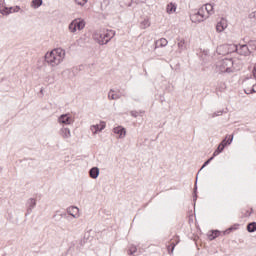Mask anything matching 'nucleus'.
<instances>
[{
    "mask_svg": "<svg viewBox=\"0 0 256 256\" xmlns=\"http://www.w3.org/2000/svg\"><path fill=\"white\" fill-rule=\"evenodd\" d=\"M64 59H65V50L62 48H56L51 52H48L45 54V61L51 67H57V65H61Z\"/></svg>",
    "mask_w": 256,
    "mask_h": 256,
    "instance_id": "1",
    "label": "nucleus"
},
{
    "mask_svg": "<svg viewBox=\"0 0 256 256\" xmlns=\"http://www.w3.org/2000/svg\"><path fill=\"white\" fill-rule=\"evenodd\" d=\"M216 71L218 73H233V59L224 58L219 60L216 64Z\"/></svg>",
    "mask_w": 256,
    "mask_h": 256,
    "instance_id": "2",
    "label": "nucleus"
},
{
    "mask_svg": "<svg viewBox=\"0 0 256 256\" xmlns=\"http://www.w3.org/2000/svg\"><path fill=\"white\" fill-rule=\"evenodd\" d=\"M224 49H230V51L237 52L239 55H244V57H249L251 55V50L249 49V46L247 44H243L240 46H237L235 44L232 45H226L224 46Z\"/></svg>",
    "mask_w": 256,
    "mask_h": 256,
    "instance_id": "3",
    "label": "nucleus"
},
{
    "mask_svg": "<svg viewBox=\"0 0 256 256\" xmlns=\"http://www.w3.org/2000/svg\"><path fill=\"white\" fill-rule=\"evenodd\" d=\"M70 33H76L78 31H82L85 29V20L81 18L74 19L68 26Z\"/></svg>",
    "mask_w": 256,
    "mask_h": 256,
    "instance_id": "4",
    "label": "nucleus"
},
{
    "mask_svg": "<svg viewBox=\"0 0 256 256\" xmlns=\"http://www.w3.org/2000/svg\"><path fill=\"white\" fill-rule=\"evenodd\" d=\"M205 8H200L196 13L190 15L192 23H201L205 21Z\"/></svg>",
    "mask_w": 256,
    "mask_h": 256,
    "instance_id": "5",
    "label": "nucleus"
},
{
    "mask_svg": "<svg viewBox=\"0 0 256 256\" xmlns=\"http://www.w3.org/2000/svg\"><path fill=\"white\" fill-rule=\"evenodd\" d=\"M37 207V200L35 198H30L26 202V216L33 213V208Z\"/></svg>",
    "mask_w": 256,
    "mask_h": 256,
    "instance_id": "6",
    "label": "nucleus"
},
{
    "mask_svg": "<svg viewBox=\"0 0 256 256\" xmlns=\"http://www.w3.org/2000/svg\"><path fill=\"white\" fill-rule=\"evenodd\" d=\"M121 97H123V95L119 90L110 89L108 92V99L110 101H117L118 99H121Z\"/></svg>",
    "mask_w": 256,
    "mask_h": 256,
    "instance_id": "7",
    "label": "nucleus"
},
{
    "mask_svg": "<svg viewBox=\"0 0 256 256\" xmlns=\"http://www.w3.org/2000/svg\"><path fill=\"white\" fill-rule=\"evenodd\" d=\"M58 123H62L63 125H73V118L69 114H62L58 118Z\"/></svg>",
    "mask_w": 256,
    "mask_h": 256,
    "instance_id": "8",
    "label": "nucleus"
},
{
    "mask_svg": "<svg viewBox=\"0 0 256 256\" xmlns=\"http://www.w3.org/2000/svg\"><path fill=\"white\" fill-rule=\"evenodd\" d=\"M59 135H60V137H62V139H71V129H69L68 127L63 126L59 130Z\"/></svg>",
    "mask_w": 256,
    "mask_h": 256,
    "instance_id": "9",
    "label": "nucleus"
},
{
    "mask_svg": "<svg viewBox=\"0 0 256 256\" xmlns=\"http://www.w3.org/2000/svg\"><path fill=\"white\" fill-rule=\"evenodd\" d=\"M21 10V7L19 6H15L13 7H4V9L1 10L2 15H9L11 13H19V11Z\"/></svg>",
    "mask_w": 256,
    "mask_h": 256,
    "instance_id": "10",
    "label": "nucleus"
},
{
    "mask_svg": "<svg viewBox=\"0 0 256 256\" xmlns=\"http://www.w3.org/2000/svg\"><path fill=\"white\" fill-rule=\"evenodd\" d=\"M103 37H104L105 45H107V43H109V41H111L112 38L115 37V30L103 31Z\"/></svg>",
    "mask_w": 256,
    "mask_h": 256,
    "instance_id": "11",
    "label": "nucleus"
},
{
    "mask_svg": "<svg viewBox=\"0 0 256 256\" xmlns=\"http://www.w3.org/2000/svg\"><path fill=\"white\" fill-rule=\"evenodd\" d=\"M227 29V20L222 18L216 25V31L218 33H223Z\"/></svg>",
    "mask_w": 256,
    "mask_h": 256,
    "instance_id": "12",
    "label": "nucleus"
},
{
    "mask_svg": "<svg viewBox=\"0 0 256 256\" xmlns=\"http://www.w3.org/2000/svg\"><path fill=\"white\" fill-rule=\"evenodd\" d=\"M68 215H71L74 219H77L79 217V208L77 206H70L67 208Z\"/></svg>",
    "mask_w": 256,
    "mask_h": 256,
    "instance_id": "13",
    "label": "nucleus"
},
{
    "mask_svg": "<svg viewBox=\"0 0 256 256\" xmlns=\"http://www.w3.org/2000/svg\"><path fill=\"white\" fill-rule=\"evenodd\" d=\"M94 39L99 45H105V38L103 36V32H96L94 34Z\"/></svg>",
    "mask_w": 256,
    "mask_h": 256,
    "instance_id": "14",
    "label": "nucleus"
},
{
    "mask_svg": "<svg viewBox=\"0 0 256 256\" xmlns=\"http://www.w3.org/2000/svg\"><path fill=\"white\" fill-rule=\"evenodd\" d=\"M114 133L116 135H119V138L122 139L123 137H125L126 135V131H125V128L121 127V126H118L116 128L113 129Z\"/></svg>",
    "mask_w": 256,
    "mask_h": 256,
    "instance_id": "15",
    "label": "nucleus"
},
{
    "mask_svg": "<svg viewBox=\"0 0 256 256\" xmlns=\"http://www.w3.org/2000/svg\"><path fill=\"white\" fill-rule=\"evenodd\" d=\"M89 175H90L91 179H97V177H99V168L98 167H92L89 170Z\"/></svg>",
    "mask_w": 256,
    "mask_h": 256,
    "instance_id": "16",
    "label": "nucleus"
},
{
    "mask_svg": "<svg viewBox=\"0 0 256 256\" xmlns=\"http://www.w3.org/2000/svg\"><path fill=\"white\" fill-rule=\"evenodd\" d=\"M167 43H169L167 39L161 38L155 42V49L158 47H167Z\"/></svg>",
    "mask_w": 256,
    "mask_h": 256,
    "instance_id": "17",
    "label": "nucleus"
},
{
    "mask_svg": "<svg viewBox=\"0 0 256 256\" xmlns=\"http://www.w3.org/2000/svg\"><path fill=\"white\" fill-rule=\"evenodd\" d=\"M231 143H233V135H227L220 144L225 148L227 145H231Z\"/></svg>",
    "mask_w": 256,
    "mask_h": 256,
    "instance_id": "18",
    "label": "nucleus"
},
{
    "mask_svg": "<svg viewBox=\"0 0 256 256\" xmlns=\"http://www.w3.org/2000/svg\"><path fill=\"white\" fill-rule=\"evenodd\" d=\"M166 11L169 15H171V13H175V11H177V5L173 2L169 3L166 7Z\"/></svg>",
    "mask_w": 256,
    "mask_h": 256,
    "instance_id": "19",
    "label": "nucleus"
},
{
    "mask_svg": "<svg viewBox=\"0 0 256 256\" xmlns=\"http://www.w3.org/2000/svg\"><path fill=\"white\" fill-rule=\"evenodd\" d=\"M248 233H255L256 231V222H250L247 224Z\"/></svg>",
    "mask_w": 256,
    "mask_h": 256,
    "instance_id": "20",
    "label": "nucleus"
},
{
    "mask_svg": "<svg viewBox=\"0 0 256 256\" xmlns=\"http://www.w3.org/2000/svg\"><path fill=\"white\" fill-rule=\"evenodd\" d=\"M41 5H43V0H32L31 2V7H33V9H39Z\"/></svg>",
    "mask_w": 256,
    "mask_h": 256,
    "instance_id": "21",
    "label": "nucleus"
},
{
    "mask_svg": "<svg viewBox=\"0 0 256 256\" xmlns=\"http://www.w3.org/2000/svg\"><path fill=\"white\" fill-rule=\"evenodd\" d=\"M224 150H225V146L223 144H219L212 156L217 157V155H219V153H223Z\"/></svg>",
    "mask_w": 256,
    "mask_h": 256,
    "instance_id": "22",
    "label": "nucleus"
},
{
    "mask_svg": "<svg viewBox=\"0 0 256 256\" xmlns=\"http://www.w3.org/2000/svg\"><path fill=\"white\" fill-rule=\"evenodd\" d=\"M103 129H105V124H103L102 126H99V125L91 126V131H94V133H98V131H103Z\"/></svg>",
    "mask_w": 256,
    "mask_h": 256,
    "instance_id": "23",
    "label": "nucleus"
},
{
    "mask_svg": "<svg viewBox=\"0 0 256 256\" xmlns=\"http://www.w3.org/2000/svg\"><path fill=\"white\" fill-rule=\"evenodd\" d=\"M127 253H128V255H135V253H137V246L130 245L127 250Z\"/></svg>",
    "mask_w": 256,
    "mask_h": 256,
    "instance_id": "24",
    "label": "nucleus"
},
{
    "mask_svg": "<svg viewBox=\"0 0 256 256\" xmlns=\"http://www.w3.org/2000/svg\"><path fill=\"white\" fill-rule=\"evenodd\" d=\"M151 26V22H149V19H145L140 23V28L147 29V27Z\"/></svg>",
    "mask_w": 256,
    "mask_h": 256,
    "instance_id": "25",
    "label": "nucleus"
},
{
    "mask_svg": "<svg viewBox=\"0 0 256 256\" xmlns=\"http://www.w3.org/2000/svg\"><path fill=\"white\" fill-rule=\"evenodd\" d=\"M219 235H220L219 230L213 231L212 235L209 236L210 241H213V239H217V237H219Z\"/></svg>",
    "mask_w": 256,
    "mask_h": 256,
    "instance_id": "26",
    "label": "nucleus"
},
{
    "mask_svg": "<svg viewBox=\"0 0 256 256\" xmlns=\"http://www.w3.org/2000/svg\"><path fill=\"white\" fill-rule=\"evenodd\" d=\"M205 11H207L208 15H213V6L211 4H206Z\"/></svg>",
    "mask_w": 256,
    "mask_h": 256,
    "instance_id": "27",
    "label": "nucleus"
},
{
    "mask_svg": "<svg viewBox=\"0 0 256 256\" xmlns=\"http://www.w3.org/2000/svg\"><path fill=\"white\" fill-rule=\"evenodd\" d=\"M212 159H215V157H210L206 162H204V164L202 165V167L200 168V171H203V169H205V167H207V165H209V163H211Z\"/></svg>",
    "mask_w": 256,
    "mask_h": 256,
    "instance_id": "28",
    "label": "nucleus"
},
{
    "mask_svg": "<svg viewBox=\"0 0 256 256\" xmlns=\"http://www.w3.org/2000/svg\"><path fill=\"white\" fill-rule=\"evenodd\" d=\"M245 93H246L247 95H251V93H256V84L253 85L251 89L245 90Z\"/></svg>",
    "mask_w": 256,
    "mask_h": 256,
    "instance_id": "29",
    "label": "nucleus"
},
{
    "mask_svg": "<svg viewBox=\"0 0 256 256\" xmlns=\"http://www.w3.org/2000/svg\"><path fill=\"white\" fill-rule=\"evenodd\" d=\"M221 115H223V110H219L217 112H214L211 114V117L212 118H215V117H221Z\"/></svg>",
    "mask_w": 256,
    "mask_h": 256,
    "instance_id": "30",
    "label": "nucleus"
},
{
    "mask_svg": "<svg viewBox=\"0 0 256 256\" xmlns=\"http://www.w3.org/2000/svg\"><path fill=\"white\" fill-rule=\"evenodd\" d=\"M109 3V0H103L101 3V9H107V7H109Z\"/></svg>",
    "mask_w": 256,
    "mask_h": 256,
    "instance_id": "31",
    "label": "nucleus"
},
{
    "mask_svg": "<svg viewBox=\"0 0 256 256\" xmlns=\"http://www.w3.org/2000/svg\"><path fill=\"white\" fill-rule=\"evenodd\" d=\"M178 49H180L181 51L185 49V40H181L180 42H178Z\"/></svg>",
    "mask_w": 256,
    "mask_h": 256,
    "instance_id": "32",
    "label": "nucleus"
},
{
    "mask_svg": "<svg viewBox=\"0 0 256 256\" xmlns=\"http://www.w3.org/2000/svg\"><path fill=\"white\" fill-rule=\"evenodd\" d=\"M75 3H77V5H80L81 7H83L84 5L87 4V0H75Z\"/></svg>",
    "mask_w": 256,
    "mask_h": 256,
    "instance_id": "33",
    "label": "nucleus"
},
{
    "mask_svg": "<svg viewBox=\"0 0 256 256\" xmlns=\"http://www.w3.org/2000/svg\"><path fill=\"white\" fill-rule=\"evenodd\" d=\"M5 0H0V12L5 9Z\"/></svg>",
    "mask_w": 256,
    "mask_h": 256,
    "instance_id": "34",
    "label": "nucleus"
},
{
    "mask_svg": "<svg viewBox=\"0 0 256 256\" xmlns=\"http://www.w3.org/2000/svg\"><path fill=\"white\" fill-rule=\"evenodd\" d=\"M196 181H197V177H196ZM194 201H197V183L195 184V188H194Z\"/></svg>",
    "mask_w": 256,
    "mask_h": 256,
    "instance_id": "35",
    "label": "nucleus"
},
{
    "mask_svg": "<svg viewBox=\"0 0 256 256\" xmlns=\"http://www.w3.org/2000/svg\"><path fill=\"white\" fill-rule=\"evenodd\" d=\"M130 115H131L132 117H139V112H137V111H135V110H132V111L130 112Z\"/></svg>",
    "mask_w": 256,
    "mask_h": 256,
    "instance_id": "36",
    "label": "nucleus"
},
{
    "mask_svg": "<svg viewBox=\"0 0 256 256\" xmlns=\"http://www.w3.org/2000/svg\"><path fill=\"white\" fill-rule=\"evenodd\" d=\"M233 229H235V228H233V227L228 228V229L224 232V235H229V233H231V232L233 231Z\"/></svg>",
    "mask_w": 256,
    "mask_h": 256,
    "instance_id": "37",
    "label": "nucleus"
},
{
    "mask_svg": "<svg viewBox=\"0 0 256 256\" xmlns=\"http://www.w3.org/2000/svg\"><path fill=\"white\" fill-rule=\"evenodd\" d=\"M250 17L253 18V19H256V11H255V12H252V13L250 14Z\"/></svg>",
    "mask_w": 256,
    "mask_h": 256,
    "instance_id": "38",
    "label": "nucleus"
},
{
    "mask_svg": "<svg viewBox=\"0 0 256 256\" xmlns=\"http://www.w3.org/2000/svg\"><path fill=\"white\" fill-rule=\"evenodd\" d=\"M60 217H61V218L64 217L65 219H67V213H65V212H64V213H61V214H60Z\"/></svg>",
    "mask_w": 256,
    "mask_h": 256,
    "instance_id": "39",
    "label": "nucleus"
},
{
    "mask_svg": "<svg viewBox=\"0 0 256 256\" xmlns=\"http://www.w3.org/2000/svg\"><path fill=\"white\" fill-rule=\"evenodd\" d=\"M57 213H58V212H56V214L53 216L54 219H55V217H57Z\"/></svg>",
    "mask_w": 256,
    "mask_h": 256,
    "instance_id": "40",
    "label": "nucleus"
},
{
    "mask_svg": "<svg viewBox=\"0 0 256 256\" xmlns=\"http://www.w3.org/2000/svg\"><path fill=\"white\" fill-rule=\"evenodd\" d=\"M175 249V244H173V246H172V250H174Z\"/></svg>",
    "mask_w": 256,
    "mask_h": 256,
    "instance_id": "41",
    "label": "nucleus"
},
{
    "mask_svg": "<svg viewBox=\"0 0 256 256\" xmlns=\"http://www.w3.org/2000/svg\"><path fill=\"white\" fill-rule=\"evenodd\" d=\"M3 171V168H0V173Z\"/></svg>",
    "mask_w": 256,
    "mask_h": 256,
    "instance_id": "42",
    "label": "nucleus"
},
{
    "mask_svg": "<svg viewBox=\"0 0 256 256\" xmlns=\"http://www.w3.org/2000/svg\"><path fill=\"white\" fill-rule=\"evenodd\" d=\"M222 86L225 87V83H222Z\"/></svg>",
    "mask_w": 256,
    "mask_h": 256,
    "instance_id": "43",
    "label": "nucleus"
}]
</instances>
